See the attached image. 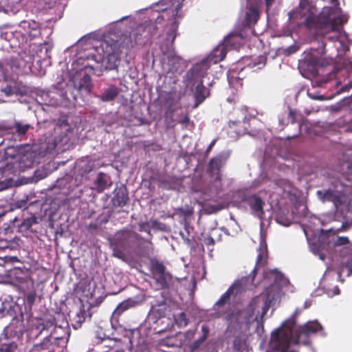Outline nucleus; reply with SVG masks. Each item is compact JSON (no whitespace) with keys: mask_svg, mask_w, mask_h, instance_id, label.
<instances>
[{"mask_svg":"<svg viewBox=\"0 0 352 352\" xmlns=\"http://www.w3.org/2000/svg\"><path fill=\"white\" fill-rule=\"evenodd\" d=\"M136 41L131 38V34H122L120 40L114 41L111 45L104 42L101 44V50L103 52L102 62L108 69H116L120 61V56L124 53L128 54L130 49L133 47Z\"/></svg>","mask_w":352,"mask_h":352,"instance_id":"nucleus-1","label":"nucleus"},{"mask_svg":"<svg viewBox=\"0 0 352 352\" xmlns=\"http://www.w3.org/2000/svg\"><path fill=\"white\" fill-rule=\"evenodd\" d=\"M208 66L207 61L202 60L195 65L186 74L188 87L195 86L192 90L195 98L194 109L197 108L210 95V91L204 85L203 79L207 76Z\"/></svg>","mask_w":352,"mask_h":352,"instance_id":"nucleus-2","label":"nucleus"},{"mask_svg":"<svg viewBox=\"0 0 352 352\" xmlns=\"http://www.w3.org/2000/svg\"><path fill=\"white\" fill-rule=\"evenodd\" d=\"M160 5L164 6V8H162L160 11L155 21L157 23H160L163 21L170 23L171 27L170 32L167 34V39L170 38V43L173 44L178 28L177 19L181 17V15L178 13L183 6L182 0H162Z\"/></svg>","mask_w":352,"mask_h":352,"instance_id":"nucleus-3","label":"nucleus"},{"mask_svg":"<svg viewBox=\"0 0 352 352\" xmlns=\"http://www.w3.org/2000/svg\"><path fill=\"white\" fill-rule=\"evenodd\" d=\"M265 278L273 283L266 288V302L270 304L279 296L283 286L287 285L288 280L284 275L277 270H267L264 273Z\"/></svg>","mask_w":352,"mask_h":352,"instance_id":"nucleus-4","label":"nucleus"},{"mask_svg":"<svg viewBox=\"0 0 352 352\" xmlns=\"http://www.w3.org/2000/svg\"><path fill=\"white\" fill-rule=\"evenodd\" d=\"M342 21L340 17H334L329 19V25L331 32H333V34L324 35L322 36V39L316 37L313 41V43L316 44V46L313 47L312 49L317 52L318 54H320L321 56L324 55L326 54V43L324 40H328L332 42L338 41L340 38V34L337 31L338 30V27L342 24Z\"/></svg>","mask_w":352,"mask_h":352,"instance_id":"nucleus-5","label":"nucleus"},{"mask_svg":"<svg viewBox=\"0 0 352 352\" xmlns=\"http://www.w3.org/2000/svg\"><path fill=\"white\" fill-rule=\"evenodd\" d=\"M257 275L256 268L253 269L248 276H243L235 281L230 288L234 293V296L246 290H252L256 287L258 283L255 282V278Z\"/></svg>","mask_w":352,"mask_h":352,"instance_id":"nucleus-6","label":"nucleus"},{"mask_svg":"<svg viewBox=\"0 0 352 352\" xmlns=\"http://www.w3.org/2000/svg\"><path fill=\"white\" fill-rule=\"evenodd\" d=\"M316 195L322 202H332L336 208L342 204L344 194L341 190L334 188L319 190L316 192Z\"/></svg>","mask_w":352,"mask_h":352,"instance_id":"nucleus-7","label":"nucleus"},{"mask_svg":"<svg viewBox=\"0 0 352 352\" xmlns=\"http://www.w3.org/2000/svg\"><path fill=\"white\" fill-rule=\"evenodd\" d=\"M142 302L138 297L129 298L121 302L113 311L111 316V322H118L120 316L126 311L134 308Z\"/></svg>","mask_w":352,"mask_h":352,"instance_id":"nucleus-8","label":"nucleus"},{"mask_svg":"<svg viewBox=\"0 0 352 352\" xmlns=\"http://www.w3.org/2000/svg\"><path fill=\"white\" fill-rule=\"evenodd\" d=\"M16 236L14 232V228L3 224L0 228V250L11 249L13 247Z\"/></svg>","mask_w":352,"mask_h":352,"instance_id":"nucleus-9","label":"nucleus"},{"mask_svg":"<svg viewBox=\"0 0 352 352\" xmlns=\"http://www.w3.org/2000/svg\"><path fill=\"white\" fill-rule=\"evenodd\" d=\"M150 270L154 275H158L157 282L160 285L162 288H167L168 284L166 281V267L164 263L160 261L156 258H153L150 262Z\"/></svg>","mask_w":352,"mask_h":352,"instance_id":"nucleus-10","label":"nucleus"},{"mask_svg":"<svg viewBox=\"0 0 352 352\" xmlns=\"http://www.w3.org/2000/svg\"><path fill=\"white\" fill-rule=\"evenodd\" d=\"M231 296H234V293L232 291V288L229 287L214 305L213 310L216 311L219 317L224 315L227 312V309L230 305Z\"/></svg>","mask_w":352,"mask_h":352,"instance_id":"nucleus-11","label":"nucleus"},{"mask_svg":"<svg viewBox=\"0 0 352 352\" xmlns=\"http://www.w3.org/2000/svg\"><path fill=\"white\" fill-rule=\"evenodd\" d=\"M231 296H234V293L232 291V288L229 287L214 305L213 310L216 311L219 317L224 315L227 312V309L230 305Z\"/></svg>","mask_w":352,"mask_h":352,"instance_id":"nucleus-12","label":"nucleus"},{"mask_svg":"<svg viewBox=\"0 0 352 352\" xmlns=\"http://www.w3.org/2000/svg\"><path fill=\"white\" fill-rule=\"evenodd\" d=\"M248 69L247 67H241L239 63L234 68L230 69L228 74V80L229 84L237 88L242 86V80L246 77L243 74L244 71Z\"/></svg>","mask_w":352,"mask_h":352,"instance_id":"nucleus-13","label":"nucleus"},{"mask_svg":"<svg viewBox=\"0 0 352 352\" xmlns=\"http://www.w3.org/2000/svg\"><path fill=\"white\" fill-rule=\"evenodd\" d=\"M169 310L166 299L162 300H155V303L152 305L150 311V314L155 319L159 320L164 318Z\"/></svg>","mask_w":352,"mask_h":352,"instance_id":"nucleus-14","label":"nucleus"},{"mask_svg":"<svg viewBox=\"0 0 352 352\" xmlns=\"http://www.w3.org/2000/svg\"><path fill=\"white\" fill-rule=\"evenodd\" d=\"M136 235V234L128 229L120 230V232H118L116 234V245H120V248L122 249H126L129 248L132 239Z\"/></svg>","mask_w":352,"mask_h":352,"instance_id":"nucleus-15","label":"nucleus"},{"mask_svg":"<svg viewBox=\"0 0 352 352\" xmlns=\"http://www.w3.org/2000/svg\"><path fill=\"white\" fill-rule=\"evenodd\" d=\"M129 200L128 191L124 186L116 188L111 202L115 207H123Z\"/></svg>","mask_w":352,"mask_h":352,"instance_id":"nucleus-16","label":"nucleus"},{"mask_svg":"<svg viewBox=\"0 0 352 352\" xmlns=\"http://www.w3.org/2000/svg\"><path fill=\"white\" fill-rule=\"evenodd\" d=\"M20 26L24 30L25 33L32 38L38 37L41 35L40 25L35 21H21Z\"/></svg>","mask_w":352,"mask_h":352,"instance_id":"nucleus-17","label":"nucleus"},{"mask_svg":"<svg viewBox=\"0 0 352 352\" xmlns=\"http://www.w3.org/2000/svg\"><path fill=\"white\" fill-rule=\"evenodd\" d=\"M296 113L290 107L283 111L278 116V122L280 126L283 128L289 122L294 124L296 122Z\"/></svg>","mask_w":352,"mask_h":352,"instance_id":"nucleus-18","label":"nucleus"},{"mask_svg":"<svg viewBox=\"0 0 352 352\" xmlns=\"http://www.w3.org/2000/svg\"><path fill=\"white\" fill-rule=\"evenodd\" d=\"M164 98L166 104L168 105V110L174 111L180 100V96L177 90L172 89L170 91H164Z\"/></svg>","mask_w":352,"mask_h":352,"instance_id":"nucleus-19","label":"nucleus"},{"mask_svg":"<svg viewBox=\"0 0 352 352\" xmlns=\"http://www.w3.org/2000/svg\"><path fill=\"white\" fill-rule=\"evenodd\" d=\"M248 204L250 208L259 215L264 214L263 205L264 202L261 197L256 195H252L247 199Z\"/></svg>","mask_w":352,"mask_h":352,"instance_id":"nucleus-20","label":"nucleus"},{"mask_svg":"<svg viewBox=\"0 0 352 352\" xmlns=\"http://www.w3.org/2000/svg\"><path fill=\"white\" fill-rule=\"evenodd\" d=\"M52 338L58 340L60 338L53 336V333L51 332L50 336L45 338L40 343L34 344L30 352H45L49 349L48 347L50 346Z\"/></svg>","mask_w":352,"mask_h":352,"instance_id":"nucleus-21","label":"nucleus"},{"mask_svg":"<svg viewBox=\"0 0 352 352\" xmlns=\"http://www.w3.org/2000/svg\"><path fill=\"white\" fill-rule=\"evenodd\" d=\"M259 18V12L256 8H250L246 13L245 19L243 21V27L245 28H250Z\"/></svg>","mask_w":352,"mask_h":352,"instance_id":"nucleus-22","label":"nucleus"},{"mask_svg":"<svg viewBox=\"0 0 352 352\" xmlns=\"http://www.w3.org/2000/svg\"><path fill=\"white\" fill-rule=\"evenodd\" d=\"M36 328L40 330V333L44 331H49L50 329H53V334L57 330V329H61V327H57L55 322V320H45L43 319H38L36 322ZM52 331H50V333Z\"/></svg>","mask_w":352,"mask_h":352,"instance_id":"nucleus-23","label":"nucleus"},{"mask_svg":"<svg viewBox=\"0 0 352 352\" xmlns=\"http://www.w3.org/2000/svg\"><path fill=\"white\" fill-rule=\"evenodd\" d=\"M119 93L120 89L118 87L111 85L102 92L100 98L103 102H110L113 100L118 96Z\"/></svg>","mask_w":352,"mask_h":352,"instance_id":"nucleus-24","label":"nucleus"},{"mask_svg":"<svg viewBox=\"0 0 352 352\" xmlns=\"http://www.w3.org/2000/svg\"><path fill=\"white\" fill-rule=\"evenodd\" d=\"M226 56V49L223 47L220 48L214 49L212 54L208 56L207 59L205 60L207 61V65L208 68L210 67L209 63L210 62H213L214 63H217L219 61L223 60Z\"/></svg>","mask_w":352,"mask_h":352,"instance_id":"nucleus-25","label":"nucleus"},{"mask_svg":"<svg viewBox=\"0 0 352 352\" xmlns=\"http://www.w3.org/2000/svg\"><path fill=\"white\" fill-rule=\"evenodd\" d=\"M89 316V318L91 317V314L89 313L87 314V311L85 308V305H82L79 309L78 312L76 314L74 318L75 322L74 328L77 329L81 327V324L85 321L86 318Z\"/></svg>","mask_w":352,"mask_h":352,"instance_id":"nucleus-26","label":"nucleus"},{"mask_svg":"<svg viewBox=\"0 0 352 352\" xmlns=\"http://www.w3.org/2000/svg\"><path fill=\"white\" fill-rule=\"evenodd\" d=\"M94 185L96 186L97 192H103L107 187L106 174L102 172L99 173L97 179L94 182Z\"/></svg>","mask_w":352,"mask_h":352,"instance_id":"nucleus-27","label":"nucleus"},{"mask_svg":"<svg viewBox=\"0 0 352 352\" xmlns=\"http://www.w3.org/2000/svg\"><path fill=\"white\" fill-rule=\"evenodd\" d=\"M266 57L263 56H257L251 59L247 64V68L249 69H261L266 63Z\"/></svg>","mask_w":352,"mask_h":352,"instance_id":"nucleus-28","label":"nucleus"},{"mask_svg":"<svg viewBox=\"0 0 352 352\" xmlns=\"http://www.w3.org/2000/svg\"><path fill=\"white\" fill-rule=\"evenodd\" d=\"M222 157L217 156L212 158L208 164V170L211 173L219 172L221 167Z\"/></svg>","mask_w":352,"mask_h":352,"instance_id":"nucleus-29","label":"nucleus"},{"mask_svg":"<svg viewBox=\"0 0 352 352\" xmlns=\"http://www.w3.org/2000/svg\"><path fill=\"white\" fill-rule=\"evenodd\" d=\"M18 345L15 342H0V352H17Z\"/></svg>","mask_w":352,"mask_h":352,"instance_id":"nucleus-30","label":"nucleus"},{"mask_svg":"<svg viewBox=\"0 0 352 352\" xmlns=\"http://www.w3.org/2000/svg\"><path fill=\"white\" fill-rule=\"evenodd\" d=\"M83 84L78 85V90H85L87 93H90L91 90V77L88 74H85L82 78Z\"/></svg>","mask_w":352,"mask_h":352,"instance_id":"nucleus-31","label":"nucleus"},{"mask_svg":"<svg viewBox=\"0 0 352 352\" xmlns=\"http://www.w3.org/2000/svg\"><path fill=\"white\" fill-rule=\"evenodd\" d=\"M14 126L16 129V132L19 136L26 134L30 128V125L29 124H23L19 122H16Z\"/></svg>","mask_w":352,"mask_h":352,"instance_id":"nucleus-32","label":"nucleus"},{"mask_svg":"<svg viewBox=\"0 0 352 352\" xmlns=\"http://www.w3.org/2000/svg\"><path fill=\"white\" fill-rule=\"evenodd\" d=\"M175 322L179 327H186L188 323V320L185 313L181 312L179 314L175 316Z\"/></svg>","mask_w":352,"mask_h":352,"instance_id":"nucleus-33","label":"nucleus"},{"mask_svg":"<svg viewBox=\"0 0 352 352\" xmlns=\"http://www.w3.org/2000/svg\"><path fill=\"white\" fill-rule=\"evenodd\" d=\"M344 266L347 269V276L352 275V248L348 254L344 263Z\"/></svg>","mask_w":352,"mask_h":352,"instance_id":"nucleus-34","label":"nucleus"},{"mask_svg":"<svg viewBox=\"0 0 352 352\" xmlns=\"http://www.w3.org/2000/svg\"><path fill=\"white\" fill-rule=\"evenodd\" d=\"M36 223V219L34 217H28L25 219L22 223H21L20 226L21 228H24L26 230L30 229L32 225L35 224Z\"/></svg>","mask_w":352,"mask_h":352,"instance_id":"nucleus-35","label":"nucleus"},{"mask_svg":"<svg viewBox=\"0 0 352 352\" xmlns=\"http://www.w3.org/2000/svg\"><path fill=\"white\" fill-rule=\"evenodd\" d=\"M267 263V261L265 258H264L263 252L260 248L259 249V253L257 256L256 265L254 269L256 268V272H258V270L261 265H264Z\"/></svg>","mask_w":352,"mask_h":352,"instance_id":"nucleus-36","label":"nucleus"},{"mask_svg":"<svg viewBox=\"0 0 352 352\" xmlns=\"http://www.w3.org/2000/svg\"><path fill=\"white\" fill-rule=\"evenodd\" d=\"M31 148L32 147L30 144H19L16 146V152L18 155H25Z\"/></svg>","mask_w":352,"mask_h":352,"instance_id":"nucleus-37","label":"nucleus"},{"mask_svg":"<svg viewBox=\"0 0 352 352\" xmlns=\"http://www.w3.org/2000/svg\"><path fill=\"white\" fill-rule=\"evenodd\" d=\"M192 214V210L188 208H177L175 209L174 214H181L184 217L190 216Z\"/></svg>","mask_w":352,"mask_h":352,"instance_id":"nucleus-38","label":"nucleus"},{"mask_svg":"<svg viewBox=\"0 0 352 352\" xmlns=\"http://www.w3.org/2000/svg\"><path fill=\"white\" fill-rule=\"evenodd\" d=\"M36 295L35 292H30L25 295V301L29 306L31 307L34 305L36 300Z\"/></svg>","mask_w":352,"mask_h":352,"instance_id":"nucleus-39","label":"nucleus"},{"mask_svg":"<svg viewBox=\"0 0 352 352\" xmlns=\"http://www.w3.org/2000/svg\"><path fill=\"white\" fill-rule=\"evenodd\" d=\"M113 256L123 261L126 258V254L121 249L119 250L117 246L113 248Z\"/></svg>","mask_w":352,"mask_h":352,"instance_id":"nucleus-40","label":"nucleus"},{"mask_svg":"<svg viewBox=\"0 0 352 352\" xmlns=\"http://www.w3.org/2000/svg\"><path fill=\"white\" fill-rule=\"evenodd\" d=\"M350 243V241L347 236H338L336 241L335 242L336 245H346Z\"/></svg>","mask_w":352,"mask_h":352,"instance_id":"nucleus-41","label":"nucleus"},{"mask_svg":"<svg viewBox=\"0 0 352 352\" xmlns=\"http://www.w3.org/2000/svg\"><path fill=\"white\" fill-rule=\"evenodd\" d=\"M351 227V223L349 222L342 223L341 227L337 230V232H343L349 230Z\"/></svg>","mask_w":352,"mask_h":352,"instance_id":"nucleus-42","label":"nucleus"},{"mask_svg":"<svg viewBox=\"0 0 352 352\" xmlns=\"http://www.w3.org/2000/svg\"><path fill=\"white\" fill-rule=\"evenodd\" d=\"M352 88V80L349 81L347 84L342 86L340 90L338 91L339 93H343L349 91Z\"/></svg>","mask_w":352,"mask_h":352,"instance_id":"nucleus-43","label":"nucleus"},{"mask_svg":"<svg viewBox=\"0 0 352 352\" xmlns=\"http://www.w3.org/2000/svg\"><path fill=\"white\" fill-rule=\"evenodd\" d=\"M204 242L206 245H212L214 244V240L211 235H208L205 236L204 239Z\"/></svg>","mask_w":352,"mask_h":352,"instance_id":"nucleus-44","label":"nucleus"},{"mask_svg":"<svg viewBox=\"0 0 352 352\" xmlns=\"http://www.w3.org/2000/svg\"><path fill=\"white\" fill-rule=\"evenodd\" d=\"M234 348L235 350L239 351L241 348V340L239 338H236L234 340Z\"/></svg>","mask_w":352,"mask_h":352,"instance_id":"nucleus-45","label":"nucleus"},{"mask_svg":"<svg viewBox=\"0 0 352 352\" xmlns=\"http://www.w3.org/2000/svg\"><path fill=\"white\" fill-rule=\"evenodd\" d=\"M181 61H182V59L180 58H179V57H172L169 60V62H170V65H175V64L179 65Z\"/></svg>","mask_w":352,"mask_h":352,"instance_id":"nucleus-46","label":"nucleus"},{"mask_svg":"<svg viewBox=\"0 0 352 352\" xmlns=\"http://www.w3.org/2000/svg\"><path fill=\"white\" fill-rule=\"evenodd\" d=\"M346 172L348 174L352 175V154L351 157V161L348 163L347 167H346Z\"/></svg>","mask_w":352,"mask_h":352,"instance_id":"nucleus-47","label":"nucleus"},{"mask_svg":"<svg viewBox=\"0 0 352 352\" xmlns=\"http://www.w3.org/2000/svg\"><path fill=\"white\" fill-rule=\"evenodd\" d=\"M179 123L181 124H185V125H187L189 122H190V118H189V116L188 114H186L184 118L179 122Z\"/></svg>","mask_w":352,"mask_h":352,"instance_id":"nucleus-48","label":"nucleus"},{"mask_svg":"<svg viewBox=\"0 0 352 352\" xmlns=\"http://www.w3.org/2000/svg\"><path fill=\"white\" fill-rule=\"evenodd\" d=\"M215 142H216V140H212L210 144H209V146H208L206 151V154L208 155L210 151L212 150V147L214 146V145L215 144Z\"/></svg>","mask_w":352,"mask_h":352,"instance_id":"nucleus-49","label":"nucleus"},{"mask_svg":"<svg viewBox=\"0 0 352 352\" xmlns=\"http://www.w3.org/2000/svg\"><path fill=\"white\" fill-rule=\"evenodd\" d=\"M323 61L325 62V63H320L318 62L317 64L320 65L321 66H324L326 65H329V64L331 63L332 59L325 58Z\"/></svg>","mask_w":352,"mask_h":352,"instance_id":"nucleus-50","label":"nucleus"},{"mask_svg":"<svg viewBox=\"0 0 352 352\" xmlns=\"http://www.w3.org/2000/svg\"><path fill=\"white\" fill-rule=\"evenodd\" d=\"M241 122L240 121H230L229 122V126L230 128H234V126L240 124Z\"/></svg>","mask_w":352,"mask_h":352,"instance_id":"nucleus-51","label":"nucleus"},{"mask_svg":"<svg viewBox=\"0 0 352 352\" xmlns=\"http://www.w3.org/2000/svg\"><path fill=\"white\" fill-rule=\"evenodd\" d=\"M8 312L4 308H0V318H3Z\"/></svg>","mask_w":352,"mask_h":352,"instance_id":"nucleus-52","label":"nucleus"},{"mask_svg":"<svg viewBox=\"0 0 352 352\" xmlns=\"http://www.w3.org/2000/svg\"><path fill=\"white\" fill-rule=\"evenodd\" d=\"M54 347L55 344L52 342V341L50 343V346H49L47 351L45 352H54Z\"/></svg>","mask_w":352,"mask_h":352,"instance_id":"nucleus-53","label":"nucleus"},{"mask_svg":"<svg viewBox=\"0 0 352 352\" xmlns=\"http://www.w3.org/2000/svg\"><path fill=\"white\" fill-rule=\"evenodd\" d=\"M277 221H278L280 224L284 225V226H289V225L290 224V223H289L288 221H287V222H283V221H282V220H281V218H280V217H278V218L277 219Z\"/></svg>","mask_w":352,"mask_h":352,"instance_id":"nucleus-54","label":"nucleus"},{"mask_svg":"<svg viewBox=\"0 0 352 352\" xmlns=\"http://www.w3.org/2000/svg\"><path fill=\"white\" fill-rule=\"evenodd\" d=\"M266 6L269 8L274 3V0H265Z\"/></svg>","mask_w":352,"mask_h":352,"instance_id":"nucleus-55","label":"nucleus"},{"mask_svg":"<svg viewBox=\"0 0 352 352\" xmlns=\"http://www.w3.org/2000/svg\"><path fill=\"white\" fill-rule=\"evenodd\" d=\"M269 303L266 302L265 306L263 308V314H265L268 310Z\"/></svg>","mask_w":352,"mask_h":352,"instance_id":"nucleus-56","label":"nucleus"},{"mask_svg":"<svg viewBox=\"0 0 352 352\" xmlns=\"http://www.w3.org/2000/svg\"><path fill=\"white\" fill-rule=\"evenodd\" d=\"M308 0H300V6L304 7L305 4L307 3Z\"/></svg>","mask_w":352,"mask_h":352,"instance_id":"nucleus-57","label":"nucleus"},{"mask_svg":"<svg viewBox=\"0 0 352 352\" xmlns=\"http://www.w3.org/2000/svg\"><path fill=\"white\" fill-rule=\"evenodd\" d=\"M309 96L313 98V99H316V100H323L324 97L322 96H320L319 97H316V96H311L309 94Z\"/></svg>","mask_w":352,"mask_h":352,"instance_id":"nucleus-58","label":"nucleus"},{"mask_svg":"<svg viewBox=\"0 0 352 352\" xmlns=\"http://www.w3.org/2000/svg\"><path fill=\"white\" fill-rule=\"evenodd\" d=\"M171 70L174 72H179V67H174L173 66H172Z\"/></svg>","mask_w":352,"mask_h":352,"instance_id":"nucleus-59","label":"nucleus"},{"mask_svg":"<svg viewBox=\"0 0 352 352\" xmlns=\"http://www.w3.org/2000/svg\"><path fill=\"white\" fill-rule=\"evenodd\" d=\"M289 53H294L296 52V49L294 47H291L289 48Z\"/></svg>","mask_w":352,"mask_h":352,"instance_id":"nucleus-60","label":"nucleus"},{"mask_svg":"<svg viewBox=\"0 0 352 352\" xmlns=\"http://www.w3.org/2000/svg\"><path fill=\"white\" fill-rule=\"evenodd\" d=\"M231 319H232V314H228V315L226 316V320H227L228 321H230V320H231Z\"/></svg>","mask_w":352,"mask_h":352,"instance_id":"nucleus-61","label":"nucleus"},{"mask_svg":"<svg viewBox=\"0 0 352 352\" xmlns=\"http://www.w3.org/2000/svg\"><path fill=\"white\" fill-rule=\"evenodd\" d=\"M202 329L206 331V333H207L208 332V330L206 329V328H205L204 327H202Z\"/></svg>","mask_w":352,"mask_h":352,"instance_id":"nucleus-62","label":"nucleus"},{"mask_svg":"<svg viewBox=\"0 0 352 352\" xmlns=\"http://www.w3.org/2000/svg\"><path fill=\"white\" fill-rule=\"evenodd\" d=\"M143 225H144L143 223L140 225V228H140V230H142V229L143 228Z\"/></svg>","mask_w":352,"mask_h":352,"instance_id":"nucleus-63","label":"nucleus"},{"mask_svg":"<svg viewBox=\"0 0 352 352\" xmlns=\"http://www.w3.org/2000/svg\"><path fill=\"white\" fill-rule=\"evenodd\" d=\"M90 226H92V228H96V226H92V224H90Z\"/></svg>","mask_w":352,"mask_h":352,"instance_id":"nucleus-64","label":"nucleus"}]
</instances>
